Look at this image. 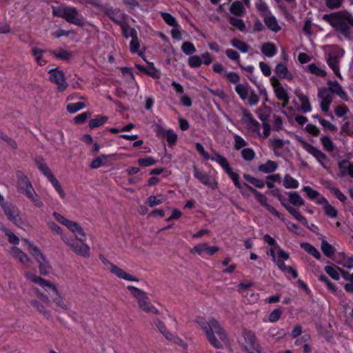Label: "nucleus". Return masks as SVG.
Returning a JSON list of instances; mask_svg holds the SVG:
<instances>
[{
    "mask_svg": "<svg viewBox=\"0 0 353 353\" xmlns=\"http://www.w3.org/2000/svg\"><path fill=\"white\" fill-rule=\"evenodd\" d=\"M196 321L204 330L209 343L215 348H221L227 343V335L216 319L211 318L205 321L202 317H198Z\"/></svg>",
    "mask_w": 353,
    "mask_h": 353,
    "instance_id": "nucleus-1",
    "label": "nucleus"
},
{
    "mask_svg": "<svg viewBox=\"0 0 353 353\" xmlns=\"http://www.w3.org/2000/svg\"><path fill=\"white\" fill-rule=\"evenodd\" d=\"M17 188L19 192L26 196L37 208L43 205L40 196L35 192L28 177L21 171L17 172Z\"/></svg>",
    "mask_w": 353,
    "mask_h": 353,
    "instance_id": "nucleus-2",
    "label": "nucleus"
},
{
    "mask_svg": "<svg viewBox=\"0 0 353 353\" xmlns=\"http://www.w3.org/2000/svg\"><path fill=\"white\" fill-rule=\"evenodd\" d=\"M323 19L336 30L343 34H346L349 28L353 26V17L347 12L325 14Z\"/></svg>",
    "mask_w": 353,
    "mask_h": 353,
    "instance_id": "nucleus-3",
    "label": "nucleus"
},
{
    "mask_svg": "<svg viewBox=\"0 0 353 353\" xmlns=\"http://www.w3.org/2000/svg\"><path fill=\"white\" fill-rule=\"evenodd\" d=\"M127 289L130 292L131 294L136 299L139 307L141 310L147 313L159 314V310L152 304L147 294L132 285H128Z\"/></svg>",
    "mask_w": 353,
    "mask_h": 353,
    "instance_id": "nucleus-4",
    "label": "nucleus"
},
{
    "mask_svg": "<svg viewBox=\"0 0 353 353\" xmlns=\"http://www.w3.org/2000/svg\"><path fill=\"white\" fill-rule=\"evenodd\" d=\"M51 299L50 304L54 305V309L59 312H66L71 307V304L58 289L57 285L52 284L46 290Z\"/></svg>",
    "mask_w": 353,
    "mask_h": 353,
    "instance_id": "nucleus-5",
    "label": "nucleus"
},
{
    "mask_svg": "<svg viewBox=\"0 0 353 353\" xmlns=\"http://www.w3.org/2000/svg\"><path fill=\"white\" fill-rule=\"evenodd\" d=\"M53 216L59 223L64 225L67 228L74 234L76 239L80 242H85L87 240V236L83 229L77 222L69 220L61 214L54 212Z\"/></svg>",
    "mask_w": 353,
    "mask_h": 353,
    "instance_id": "nucleus-6",
    "label": "nucleus"
},
{
    "mask_svg": "<svg viewBox=\"0 0 353 353\" xmlns=\"http://www.w3.org/2000/svg\"><path fill=\"white\" fill-rule=\"evenodd\" d=\"M234 90L241 99L246 101L249 105L254 106L259 102V95L248 83H238Z\"/></svg>",
    "mask_w": 353,
    "mask_h": 353,
    "instance_id": "nucleus-7",
    "label": "nucleus"
},
{
    "mask_svg": "<svg viewBox=\"0 0 353 353\" xmlns=\"http://www.w3.org/2000/svg\"><path fill=\"white\" fill-rule=\"evenodd\" d=\"M1 208L7 218L12 223L21 228L26 225V223L21 218V212L17 206L10 203H5Z\"/></svg>",
    "mask_w": 353,
    "mask_h": 353,
    "instance_id": "nucleus-8",
    "label": "nucleus"
},
{
    "mask_svg": "<svg viewBox=\"0 0 353 353\" xmlns=\"http://www.w3.org/2000/svg\"><path fill=\"white\" fill-rule=\"evenodd\" d=\"M344 54V50L339 47L332 46L327 53V62L332 68L334 73L339 77H341L339 63Z\"/></svg>",
    "mask_w": 353,
    "mask_h": 353,
    "instance_id": "nucleus-9",
    "label": "nucleus"
},
{
    "mask_svg": "<svg viewBox=\"0 0 353 353\" xmlns=\"http://www.w3.org/2000/svg\"><path fill=\"white\" fill-rule=\"evenodd\" d=\"M48 72L50 74V81L57 85L58 91L63 92L65 90L68 84L65 79L63 72L57 69H51Z\"/></svg>",
    "mask_w": 353,
    "mask_h": 353,
    "instance_id": "nucleus-10",
    "label": "nucleus"
},
{
    "mask_svg": "<svg viewBox=\"0 0 353 353\" xmlns=\"http://www.w3.org/2000/svg\"><path fill=\"white\" fill-rule=\"evenodd\" d=\"M300 144L301 147L308 153L312 154L324 168H327L325 165L327 157L320 150L302 140L300 141Z\"/></svg>",
    "mask_w": 353,
    "mask_h": 353,
    "instance_id": "nucleus-11",
    "label": "nucleus"
},
{
    "mask_svg": "<svg viewBox=\"0 0 353 353\" xmlns=\"http://www.w3.org/2000/svg\"><path fill=\"white\" fill-rule=\"evenodd\" d=\"M220 248L218 246H210L208 243H202L196 245L192 250L191 253H196L199 256L204 257L205 256H212Z\"/></svg>",
    "mask_w": 353,
    "mask_h": 353,
    "instance_id": "nucleus-12",
    "label": "nucleus"
},
{
    "mask_svg": "<svg viewBox=\"0 0 353 353\" xmlns=\"http://www.w3.org/2000/svg\"><path fill=\"white\" fill-rule=\"evenodd\" d=\"M196 150L199 152L200 156L205 160H212L213 161H216L219 164L221 167L223 164H225L228 160L225 157L217 154L214 153L213 155H210L204 149L203 146L199 143H196L195 144Z\"/></svg>",
    "mask_w": 353,
    "mask_h": 353,
    "instance_id": "nucleus-13",
    "label": "nucleus"
},
{
    "mask_svg": "<svg viewBox=\"0 0 353 353\" xmlns=\"http://www.w3.org/2000/svg\"><path fill=\"white\" fill-rule=\"evenodd\" d=\"M263 240L268 245V254L274 253V251H279V258L289 259L288 253L282 250L276 241L269 234L264 235Z\"/></svg>",
    "mask_w": 353,
    "mask_h": 353,
    "instance_id": "nucleus-14",
    "label": "nucleus"
},
{
    "mask_svg": "<svg viewBox=\"0 0 353 353\" xmlns=\"http://www.w3.org/2000/svg\"><path fill=\"white\" fill-rule=\"evenodd\" d=\"M243 337L245 341V348L246 350H255L256 352H261V347L256 342L255 334L250 330H246L243 333Z\"/></svg>",
    "mask_w": 353,
    "mask_h": 353,
    "instance_id": "nucleus-15",
    "label": "nucleus"
},
{
    "mask_svg": "<svg viewBox=\"0 0 353 353\" xmlns=\"http://www.w3.org/2000/svg\"><path fill=\"white\" fill-rule=\"evenodd\" d=\"M70 248L77 255L88 259L90 256V248L85 242H75L70 245Z\"/></svg>",
    "mask_w": 353,
    "mask_h": 353,
    "instance_id": "nucleus-16",
    "label": "nucleus"
},
{
    "mask_svg": "<svg viewBox=\"0 0 353 353\" xmlns=\"http://www.w3.org/2000/svg\"><path fill=\"white\" fill-rule=\"evenodd\" d=\"M63 17L68 22L77 26H83L84 22L74 8H67L63 10Z\"/></svg>",
    "mask_w": 353,
    "mask_h": 353,
    "instance_id": "nucleus-17",
    "label": "nucleus"
},
{
    "mask_svg": "<svg viewBox=\"0 0 353 353\" xmlns=\"http://www.w3.org/2000/svg\"><path fill=\"white\" fill-rule=\"evenodd\" d=\"M318 96L321 99V108L322 111L327 114L333 100L332 94L327 89H321L319 91Z\"/></svg>",
    "mask_w": 353,
    "mask_h": 353,
    "instance_id": "nucleus-18",
    "label": "nucleus"
},
{
    "mask_svg": "<svg viewBox=\"0 0 353 353\" xmlns=\"http://www.w3.org/2000/svg\"><path fill=\"white\" fill-rule=\"evenodd\" d=\"M109 271L117 277L128 281L138 282L139 279L114 264H110Z\"/></svg>",
    "mask_w": 353,
    "mask_h": 353,
    "instance_id": "nucleus-19",
    "label": "nucleus"
},
{
    "mask_svg": "<svg viewBox=\"0 0 353 353\" xmlns=\"http://www.w3.org/2000/svg\"><path fill=\"white\" fill-rule=\"evenodd\" d=\"M243 115L241 118L242 122L246 125L252 131L259 132L260 124L254 119L252 115L245 109H243Z\"/></svg>",
    "mask_w": 353,
    "mask_h": 353,
    "instance_id": "nucleus-20",
    "label": "nucleus"
},
{
    "mask_svg": "<svg viewBox=\"0 0 353 353\" xmlns=\"http://www.w3.org/2000/svg\"><path fill=\"white\" fill-rule=\"evenodd\" d=\"M194 176L203 184L209 186L212 190L217 188V182L212 180L206 173L200 172L196 167H194Z\"/></svg>",
    "mask_w": 353,
    "mask_h": 353,
    "instance_id": "nucleus-21",
    "label": "nucleus"
},
{
    "mask_svg": "<svg viewBox=\"0 0 353 353\" xmlns=\"http://www.w3.org/2000/svg\"><path fill=\"white\" fill-rule=\"evenodd\" d=\"M21 241L23 246L28 250V251L34 258L37 262L39 261L41 259H43L45 257L41 251L34 244L26 239H22Z\"/></svg>",
    "mask_w": 353,
    "mask_h": 353,
    "instance_id": "nucleus-22",
    "label": "nucleus"
},
{
    "mask_svg": "<svg viewBox=\"0 0 353 353\" xmlns=\"http://www.w3.org/2000/svg\"><path fill=\"white\" fill-rule=\"evenodd\" d=\"M294 93L300 102V110L303 113L310 112L312 105L309 98L299 90H295Z\"/></svg>",
    "mask_w": 353,
    "mask_h": 353,
    "instance_id": "nucleus-23",
    "label": "nucleus"
},
{
    "mask_svg": "<svg viewBox=\"0 0 353 353\" xmlns=\"http://www.w3.org/2000/svg\"><path fill=\"white\" fill-rule=\"evenodd\" d=\"M274 72L280 79H286L288 81H292L294 79V75L288 70L285 63H278L275 67Z\"/></svg>",
    "mask_w": 353,
    "mask_h": 353,
    "instance_id": "nucleus-24",
    "label": "nucleus"
},
{
    "mask_svg": "<svg viewBox=\"0 0 353 353\" xmlns=\"http://www.w3.org/2000/svg\"><path fill=\"white\" fill-rule=\"evenodd\" d=\"M114 159L115 155L113 154H101L91 161L90 167L91 169H97L102 165H106L109 161Z\"/></svg>",
    "mask_w": 353,
    "mask_h": 353,
    "instance_id": "nucleus-25",
    "label": "nucleus"
},
{
    "mask_svg": "<svg viewBox=\"0 0 353 353\" xmlns=\"http://www.w3.org/2000/svg\"><path fill=\"white\" fill-rule=\"evenodd\" d=\"M318 204L321 205L325 214L332 219L336 218L338 215L337 210L330 204L325 197H321L318 201Z\"/></svg>",
    "mask_w": 353,
    "mask_h": 353,
    "instance_id": "nucleus-26",
    "label": "nucleus"
},
{
    "mask_svg": "<svg viewBox=\"0 0 353 353\" xmlns=\"http://www.w3.org/2000/svg\"><path fill=\"white\" fill-rule=\"evenodd\" d=\"M25 278L33 283H38L41 285L45 290L52 284V282L50 281L42 279L41 277L37 276L33 272H26L24 273Z\"/></svg>",
    "mask_w": 353,
    "mask_h": 353,
    "instance_id": "nucleus-27",
    "label": "nucleus"
},
{
    "mask_svg": "<svg viewBox=\"0 0 353 353\" xmlns=\"http://www.w3.org/2000/svg\"><path fill=\"white\" fill-rule=\"evenodd\" d=\"M288 143L289 141L288 140L281 139H272L270 140V147L273 150L276 155H280Z\"/></svg>",
    "mask_w": 353,
    "mask_h": 353,
    "instance_id": "nucleus-28",
    "label": "nucleus"
},
{
    "mask_svg": "<svg viewBox=\"0 0 353 353\" xmlns=\"http://www.w3.org/2000/svg\"><path fill=\"white\" fill-rule=\"evenodd\" d=\"M10 254L12 257L20 261L24 265H27L30 262V258L21 249L16 246H13L10 250Z\"/></svg>",
    "mask_w": 353,
    "mask_h": 353,
    "instance_id": "nucleus-29",
    "label": "nucleus"
},
{
    "mask_svg": "<svg viewBox=\"0 0 353 353\" xmlns=\"http://www.w3.org/2000/svg\"><path fill=\"white\" fill-rule=\"evenodd\" d=\"M336 261L343 268H353V256L345 253H340L337 256Z\"/></svg>",
    "mask_w": 353,
    "mask_h": 353,
    "instance_id": "nucleus-30",
    "label": "nucleus"
},
{
    "mask_svg": "<svg viewBox=\"0 0 353 353\" xmlns=\"http://www.w3.org/2000/svg\"><path fill=\"white\" fill-rule=\"evenodd\" d=\"M168 198L165 195L159 194L157 195H151L146 199L145 203L150 208L161 205L167 201Z\"/></svg>",
    "mask_w": 353,
    "mask_h": 353,
    "instance_id": "nucleus-31",
    "label": "nucleus"
},
{
    "mask_svg": "<svg viewBox=\"0 0 353 353\" xmlns=\"http://www.w3.org/2000/svg\"><path fill=\"white\" fill-rule=\"evenodd\" d=\"M231 179L233 181L234 185L241 191L243 195L245 196H248V194L246 192V190L248 189L245 185H244L245 183H241L239 181V176L237 173L233 172L232 170H230L228 173H227Z\"/></svg>",
    "mask_w": 353,
    "mask_h": 353,
    "instance_id": "nucleus-32",
    "label": "nucleus"
},
{
    "mask_svg": "<svg viewBox=\"0 0 353 353\" xmlns=\"http://www.w3.org/2000/svg\"><path fill=\"white\" fill-rule=\"evenodd\" d=\"M231 179L233 181L234 185L241 191L243 195L245 196H248V194L246 192V190L248 189L245 185H244L245 183H241L239 181V176L237 173L233 172L232 170H230L228 173H227Z\"/></svg>",
    "mask_w": 353,
    "mask_h": 353,
    "instance_id": "nucleus-33",
    "label": "nucleus"
},
{
    "mask_svg": "<svg viewBox=\"0 0 353 353\" xmlns=\"http://www.w3.org/2000/svg\"><path fill=\"white\" fill-rule=\"evenodd\" d=\"M231 179L233 181L234 185L241 191L243 195L245 196H248V194L246 192V190L248 189L245 185H244L245 183H241L239 181V176L237 173L233 172L232 170H230L228 173H227Z\"/></svg>",
    "mask_w": 353,
    "mask_h": 353,
    "instance_id": "nucleus-34",
    "label": "nucleus"
},
{
    "mask_svg": "<svg viewBox=\"0 0 353 353\" xmlns=\"http://www.w3.org/2000/svg\"><path fill=\"white\" fill-rule=\"evenodd\" d=\"M261 52L267 57H273L277 53V48L273 43L266 42L261 47Z\"/></svg>",
    "mask_w": 353,
    "mask_h": 353,
    "instance_id": "nucleus-35",
    "label": "nucleus"
},
{
    "mask_svg": "<svg viewBox=\"0 0 353 353\" xmlns=\"http://www.w3.org/2000/svg\"><path fill=\"white\" fill-rule=\"evenodd\" d=\"M266 26L273 32H277L281 30V27L276 17L271 13L263 19Z\"/></svg>",
    "mask_w": 353,
    "mask_h": 353,
    "instance_id": "nucleus-36",
    "label": "nucleus"
},
{
    "mask_svg": "<svg viewBox=\"0 0 353 353\" xmlns=\"http://www.w3.org/2000/svg\"><path fill=\"white\" fill-rule=\"evenodd\" d=\"M324 270L332 279L339 280L341 268L339 266L336 265H326Z\"/></svg>",
    "mask_w": 353,
    "mask_h": 353,
    "instance_id": "nucleus-37",
    "label": "nucleus"
},
{
    "mask_svg": "<svg viewBox=\"0 0 353 353\" xmlns=\"http://www.w3.org/2000/svg\"><path fill=\"white\" fill-rule=\"evenodd\" d=\"M254 4L263 19L272 13L268 4L263 0H255Z\"/></svg>",
    "mask_w": 353,
    "mask_h": 353,
    "instance_id": "nucleus-38",
    "label": "nucleus"
},
{
    "mask_svg": "<svg viewBox=\"0 0 353 353\" xmlns=\"http://www.w3.org/2000/svg\"><path fill=\"white\" fill-rule=\"evenodd\" d=\"M283 185L286 189H296L299 186V183L290 174H285L283 179Z\"/></svg>",
    "mask_w": 353,
    "mask_h": 353,
    "instance_id": "nucleus-39",
    "label": "nucleus"
},
{
    "mask_svg": "<svg viewBox=\"0 0 353 353\" xmlns=\"http://www.w3.org/2000/svg\"><path fill=\"white\" fill-rule=\"evenodd\" d=\"M339 168L343 176L349 174L353 178V165L346 160L341 161L339 163Z\"/></svg>",
    "mask_w": 353,
    "mask_h": 353,
    "instance_id": "nucleus-40",
    "label": "nucleus"
},
{
    "mask_svg": "<svg viewBox=\"0 0 353 353\" xmlns=\"http://www.w3.org/2000/svg\"><path fill=\"white\" fill-rule=\"evenodd\" d=\"M306 68L310 72L314 75L323 77L326 74L323 67L321 66L319 63H311L307 65Z\"/></svg>",
    "mask_w": 353,
    "mask_h": 353,
    "instance_id": "nucleus-41",
    "label": "nucleus"
},
{
    "mask_svg": "<svg viewBox=\"0 0 353 353\" xmlns=\"http://www.w3.org/2000/svg\"><path fill=\"white\" fill-rule=\"evenodd\" d=\"M278 165L274 161H268L259 165V170L263 173H270L277 169Z\"/></svg>",
    "mask_w": 353,
    "mask_h": 353,
    "instance_id": "nucleus-42",
    "label": "nucleus"
},
{
    "mask_svg": "<svg viewBox=\"0 0 353 353\" xmlns=\"http://www.w3.org/2000/svg\"><path fill=\"white\" fill-rule=\"evenodd\" d=\"M276 98L283 102V106L286 105L289 102V96L283 87L277 88L274 90Z\"/></svg>",
    "mask_w": 353,
    "mask_h": 353,
    "instance_id": "nucleus-43",
    "label": "nucleus"
},
{
    "mask_svg": "<svg viewBox=\"0 0 353 353\" xmlns=\"http://www.w3.org/2000/svg\"><path fill=\"white\" fill-rule=\"evenodd\" d=\"M303 190L306 193L308 198L314 201L316 204H318V201L321 197H324L319 192L309 186H304Z\"/></svg>",
    "mask_w": 353,
    "mask_h": 353,
    "instance_id": "nucleus-44",
    "label": "nucleus"
},
{
    "mask_svg": "<svg viewBox=\"0 0 353 353\" xmlns=\"http://www.w3.org/2000/svg\"><path fill=\"white\" fill-rule=\"evenodd\" d=\"M330 92L335 93L339 95L341 99H346V94L343 91L342 87L337 82H332L329 83Z\"/></svg>",
    "mask_w": 353,
    "mask_h": 353,
    "instance_id": "nucleus-45",
    "label": "nucleus"
},
{
    "mask_svg": "<svg viewBox=\"0 0 353 353\" xmlns=\"http://www.w3.org/2000/svg\"><path fill=\"white\" fill-rule=\"evenodd\" d=\"M286 210L296 220L299 221L303 225H307V220L299 212L298 210L294 208L291 205L286 206Z\"/></svg>",
    "mask_w": 353,
    "mask_h": 353,
    "instance_id": "nucleus-46",
    "label": "nucleus"
},
{
    "mask_svg": "<svg viewBox=\"0 0 353 353\" xmlns=\"http://www.w3.org/2000/svg\"><path fill=\"white\" fill-rule=\"evenodd\" d=\"M51 52L57 59L63 61H69L72 57L71 53L63 48L52 50Z\"/></svg>",
    "mask_w": 353,
    "mask_h": 353,
    "instance_id": "nucleus-47",
    "label": "nucleus"
},
{
    "mask_svg": "<svg viewBox=\"0 0 353 353\" xmlns=\"http://www.w3.org/2000/svg\"><path fill=\"white\" fill-rule=\"evenodd\" d=\"M244 185H245L248 190L252 192L255 195L258 202L260 203L261 205L266 207L268 205V199L265 195L262 194L261 192L256 190L255 189H254L252 187L248 184H245Z\"/></svg>",
    "mask_w": 353,
    "mask_h": 353,
    "instance_id": "nucleus-48",
    "label": "nucleus"
},
{
    "mask_svg": "<svg viewBox=\"0 0 353 353\" xmlns=\"http://www.w3.org/2000/svg\"><path fill=\"white\" fill-rule=\"evenodd\" d=\"M32 52L39 65H43L47 63V61L43 57V54L45 52L44 50L34 47L32 49Z\"/></svg>",
    "mask_w": 353,
    "mask_h": 353,
    "instance_id": "nucleus-49",
    "label": "nucleus"
},
{
    "mask_svg": "<svg viewBox=\"0 0 353 353\" xmlns=\"http://www.w3.org/2000/svg\"><path fill=\"white\" fill-rule=\"evenodd\" d=\"M132 40L130 43V50L132 53L138 52V49L139 48V42L138 40L137 32V30H131Z\"/></svg>",
    "mask_w": 353,
    "mask_h": 353,
    "instance_id": "nucleus-50",
    "label": "nucleus"
},
{
    "mask_svg": "<svg viewBox=\"0 0 353 353\" xmlns=\"http://www.w3.org/2000/svg\"><path fill=\"white\" fill-rule=\"evenodd\" d=\"M230 11L236 16H241L245 12L243 4L240 1H234L232 3Z\"/></svg>",
    "mask_w": 353,
    "mask_h": 353,
    "instance_id": "nucleus-51",
    "label": "nucleus"
},
{
    "mask_svg": "<svg viewBox=\"0 0 353 353\" xmlns=\"http://www.w3.org/2000/svg\"><path fill=\"white\" fill-rule=\"evenodd\" d=\"M231 45L234 48L238 49L242 53H246L249 50L248 45L246 43H245L244 41H241L237 39H233L231 41Z\"/></svg>",
    "mask_w": 353,
    "mask_h": 353,
    "instance_id": "nucleus-52",
    "label": "nucleus"
},
{
    "mask_svg": "<svg viewBox=\"0 0 353 353\" xmlns=\"http://www.w3.org/2000/svg\"><path fill=\"white\" fill-rule=\"evenodd\" d=\"M301 247L308 254L313 256L314 258L319 259L321 258L320 252L311 244L307 243H303Z\"/></svg>",
    "mask_w": 353,
    "mask_h": 353,
    "instance_id": "nucleus-53",
    "label": "nucleus"
},
{
    "mask_svg": "<svg viewBox=\"0 0 353 353\" xmlns=\"http://www.w3.org/2000/svg\"><path fill=\"white\" fill-rule=\"evenodd\" d=\"M30 304L37 311H38L41 314L47 316H50L49 311L47 310L44 305L42 303H41L39 300L33 299L30 301Z\"/></svg>",
    "mask_w": 353,
    "mask_h": 353,
    "instance_id": "nucleus-54",
    "label": "nucleus"
},
{
    "mask_svg": "<svg viewBox=\"0 0 353 353\" xmlns=\"http://www.w3.org/2000/svg\"><path fill=\"white\" fill-rule=\"evenodd\" d=\"M37 263L39 264V269L41 274L48 275L50 274L51 267L46 257L41 259L39 261H37Z\"/></svg>",
    "mask_w": 353,
    "mask_h": 353,
    "instance_id": "nucleus-55",
    "label": "nucleus"
},
{
    "mask_svg": "<svg viewBox=\"0 0 353 353\" xmlns=\"http://www.w3.org/2000/svg\"><path fill=\"white\" fill-rule=\"evenodd\" d=\"M288 196L290 203L294 205L301 206L304 204V200L296 192H290Z\"/></svg>",
    "mask_w": 353,
    "mask_h": 353,
    "instance_id": "nucleus-56",
    "label": "nucleus"
},
{
    "mask_svg": "<svg viewBox=\"0 0 353 353\" xmlns=\"http://www.w3.org/2000/svg\"><path fill=\"white\" fill-rule=\"evenodd\" d=\"M154 324L157 327L158 330L163 334V336L167 339L172 334L166 327L165 323L159 319H157L154 321Z\"/></svg>",
    "mask_w": 353,
    "mask_h": 353,
    "instance_id": "nucleus-57",
    "label": "nucleus"
},
{
    "mask_svg": "<svg viewBox=\"0 0 353 353\" xmlns=\"http://www.w3.org/2000/svg\"><path fill=\"white\" fill-rule=\"evenodd\" d=\"M229 19L230 23L232 26L235 27L241 32H245L246 30L245 24L242 19L234 17H230Z\"/></svg>",
    "mask_w": 353,
    "mask_h": 353,
    "instance_id": "nucleus-58",
    "label": "nucleus"
},
{
    "mask_svg": "<svg viewBox=\"0 0 353 353\" xmlns=\"http://www.w3.org/2000/svg\"><path fill=\"white\" fill-rule=\"evenodd\" d=\"M87 106L86 103L85 102H77L69 103L66 106L67 110L70 113H75L77 111L83 109Z\"/></svg>",
    "mask_w": 353,
    "mask_h": 353,
    "instance_id": "nucleus-59",
    "label": "nucleus"
},
{
    "mask_svg": "<svg viewBox=\"0 0 353 353\" xmlns=\"http://www.w3.org/2000/svg\"><path fill=\"white\" fill-rule=\"evenodd\" d=\"M244 179L258 188H263L265 183L263 180L253 177L249 174H244Z\"/></svg>",
    "mask_w": 353,
    "mask_h": 353,
    "instance_id": "nucleus-60",
    "label": "nucleus"
},
{
    "mask_svg": "<svg viewBox=\"0 0 353 353\" xmlns=\"http://www.w3.org/2000/svg\"><path fill=\"white\" fill-rule=\"evenodd\" d=\"M108 118L103 116H97V117L91 119L89 122V126L91 128H95L102 125L107 121Z\"/></svg>",
    "mask_w": 353,
    "mask_h": 353,
    "instance_id": "nucleus-61",
    "label": "nucleus"
},
{
    "mask_svg": "<svg viewBox=\"0 0 353 353\" xmlns=\"http://www.w3.org/2000/svg\"><path fill=\"white\" fill-rule=\"evenodd\" d=\"M183 52L187 55H192L196 52L194 44L190 41L184 42L181 46Z\"/></svg>",
    "mask_w": 353,
    "mask_h": 353,
    "instance_id": "nucleus-62",
    "label": "nucleus"
},
{
    "mask_svg": "<svg viewBox=\"0 0 353 353\" xmlns=\"http://www.w3.org/2000/svg\"><path fill=\"white\" fill-rule=\"evenodd\" d=\"M164 21L170 26H179V23H177L176 19L168 12H161V14Z\"/></svg>",
    "mask_w": 353,
    "mask_h": 353,
    "instance_id": "nucleus-63",
    "label": "nucleus"
},
{
    "mask_svg": "<svg viewBox=\"0 0 353 353\" xmlns=\"http://www.w3.org/2000/svg\"><path fill=\"white\" fill-rule=\"evenodd\" d=\"M137 163L141 167H148L154 165L157 161L152 157H146L139 159Z\"/></svg>",
    "mask_w": 353,
    "mask_h": 353,
    "instance_id": "nucleus-64",
    "label": "nucleus"
}]
</instances>
